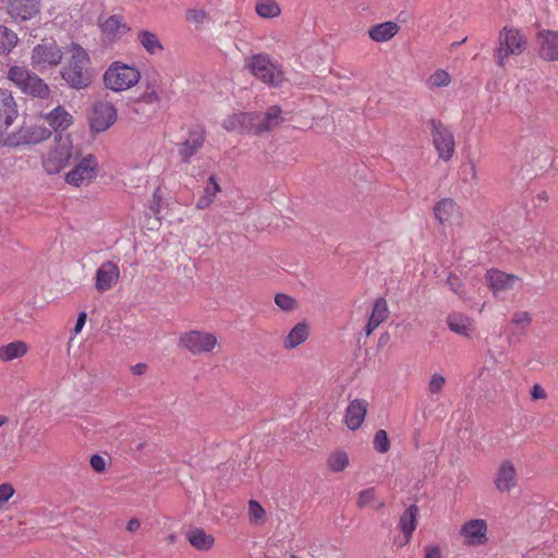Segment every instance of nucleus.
Returning a JSON list of instances; mask_svg holds the SVG:
<instances>
[{
  "label": "nucleus",
  "instance_id": "bb28decb",
  "mask_svg": "<svg viewBox=\"0 0 558 558\" xmlns=\"http://www.w3.org/2000/svg\"><path fill=\"white\" fill-rule=\"evenodd\" d=\"M162 83L160 78L154 77L145 82V87L137 98V102L148 106L158 105L162 100Z\"/></svg>",
  "mask_w": 558,
  "mask_h": 558
},
{
  "label": "nucleus",
  "instance_id": "423d86ee",
  "mask_svg": "<svg viewBox=\"0 0 558 558\" xmlns=\"http://www.w3.org/2000/svg\"><path fill=\"white\" fill-rule=\"evenodd\" d=\"M178 345L192 355H210L218 347V338L214 332L192 329L180 335Z\"/></svg>",
  "mask_w": 558,
  "mask_h": 558
},
{
  "label": "nucleus",
  "instance_id": "052dcab7",
  "mask_svg": "<svg viewBox=\"0 0 558 558\" xmlns=\"http://www.w3.org/2000/svg\"><path fill=\"white\" fill-rule=\"evenodd\" d=\"M470 167H471V171H472V180L476 181L477 180V170H476L475 162L471 161Z\"/></svg>",
  "mask_w": 558,
  "mask_h": 558
},
{
  "label": "nucleus",
  "instance_id": "aec40b11",
  "mask_svg": "<svg viewBox=\"0 0 558 558\" xmlns=\"http://www.w3.org/2000/svg\"><path fill=\"white\" fill-rule=\"evenodd\" d=\"M281 113L282 110L278 106L269 107L265 113H255V135L277 129L284 121Z\"/></svg>",
  "mask_w": 558,
  "mask_h": 558
},
{
  "label": "nucleus",
  "instance_id": "4c0bfd02",
  "mask_svg": "<svg viewBox=\"0 0 558 558\" xmlns=\"http://www.w3.org/2000/svg\"><path fill=\"white\" fill-rule=\"evenodd\" d=\"M16 44V34L5 26H0V53H9Z\"/></svg>",
  "mask_w": 558,
  "mask_h": 558
},
{
  "label": "nucleus",
  "instance_id": "c85d7f7f",
  "mask_svg": "<svg viewBox=\"0 0 558 558\" xmlns=\"http://www.w3.org/2000/svg\"><path fill=\"white\" fill-rule=\"evenodd\" d=\"M400 31V26L392 21L373 25L368 28V36L375 43H386L392 39Z\"/></svg>",
  "mask_w": 558,
  "mask_h": 558
},
{
  "label": "nucleus",
  "instance_id": "dca6fc26",
  "mask_svg": "<svg viewBox=\"0 0 558 558\" xmlns=\"http://www.w3.org/2000/svg\"><path fill=\"white\" fill-rule=\"evenodd\" d=\"M494 484L499 493H510L518 484V473L512 461L506 459L498 465Z\"/></svg>",
  "mask_w": 558,
  "mask_h": 558
},
{
  "label": "nucleus",
  "instance_id": "a19ab883",
  "mask_svg": "<svg viewBox=\"0 0 558 558\" xmlns=\"http://www.w3.org/2000/svg\"><path fill=\"white\" fill-rule=\"evenodd\" d=\"M37 108H49L52 101H48L50 98V88L43 82L41 78L37 77Z\"/></svg>",
  "mask_w": 558,
  "mask_h": 558
},
{
  "label": "nucleus",
  "instance_id": "f257e3e1",
  "mask_svg": "<svg viewBox=\"0 0 558 558\" xmlns=\"http://www.w3.org/2000/svg\"><path fill=\"white\" fill-rule=\"evenodd\" d=\"M68 52L70 58L61 69V76L66 84L75 89H84L92 84L89 71L90 59L87 51L78 44L72 43Z\"/></svg>",
  "mask_w": 558,
  "mask_h": 558
},
{
  "label": "nucleus",
  "instance_id": "5701e85b",
  "mask_svg": "<svg viewBox=\"0 0 558 558\" xmlns=\"http://www.w3.org/2000/svg\"><path fill=\"white\" fill-rule=\"evenodd\" d=\"M390 311L386 299L377 298L372 306L371 315L364 328L365 336H371L389 317Z\"/></svg>",
  "mask_w": 558,
  "mask_h": 558
},
{
  "label": "nucleus",
  "instance_id": "ddd939ff",
  "mask_svg": "<svg viewBox=\"0 0 558 558\" xmlns=\"http://www.w3.org/2000/svg\"><path fill=\"white\" fill-rule=\"evenodd\" d=\"M486 280L494 296H500L522 286V279L519 276L496 268L487 270Z\"/></svg>",
  "mask_w": 558,
  "mask_h": 558
},
{
  "label": "nucleus",
  "instance_id": "7ed1b4c3",
  "mask_svg": "<svg viewBox=\"0 0 558 558\" xmlns=\"http://www.w3.org/2000/svg\"><path fill=\"white\" fill-rule=\"evenodd\" d=\"M141 76V71L135 65L113 61L104 72L102 82L106 88L122 93L136 86Z\"/></svg>",
  "mask_w": 558,
  "mask_h": 558
},
{
  "label": "nucleus",
  "instance_id": "58836bf2",
  "mask_svg": "<svg viewBox=\"0 0 558 558\" xmlns=\"http://www.w3.org/2000/svg\"><path fill=\"white\" fill-rule=\"evenodd\" d=\"M451 83V75L445 70H436L432 73L426 80V85L428 88H441L447 87Z\"/></svg>",
  "mask_w": 558,
  "mask_h": 558
},
{
  "label": "nucleus",
  "instance_id": "72a5a7b5",
  "mask_svg": "<svg viewBox=\"0 0 558 558\" xmlns=\"http://www.w3.org/2000/svg\"><path fill=\"white\" fill-rule=\"evenodd\" d=\"M221 192L220 185L218 184L214 175L208 178V185L204 189L203 195H201L196 202L197 209L208 208L215 201L218 193Z\"/></svg>",
  "mask_w": 558,
  "mask_h": 558
},
{
  "label": "nucleus",
  "instance_id": "3c124183",
  "mask_svg": "<svg viewBox=\"0 0 558 558\" xmlns=\"http://www.w3.org/2000/svg\"><path fill=\"white\" fill-rule=\"evenodd\" d=\"M447 283L448 286L450 287V289L461 295L462 294V281L460 280V278L456 275H450L448 278H447Z\"/></svg>",
  "mask_w": 558,
  "mask_h": 558
},
{
  "label": "nucleus",
  "instance_id": "7c9ffc66",
  "mask_svg": "<svg viewBox=\"0 0 558 558\" xmlns=\"http://www.w3.org/2000/svg\"><path fill=\"white\" fill-rule=\"evenodd\" d=\"M308 333V326L305 323H298L283 339V348L295 349L307 340Z\"/></svg>",
  "mask_w": 558,
  "mask_h": 558
},
{
  "label": "nucleus",
  "instance_id": "a211bd4d",
  "mask_svg": "<svg viewBox=\"0 0 558 558\" xmlns=\"http://www.w3.org/2000/svg\"><path fill=\"white\" fill-rule=\"evenodd\" d=\"M368 411V402L365 399H354L349 402L343 423L350 430H357L362 427Z\"/></svg>",
  "mask_w": 558,
  "mask_h": 558
},
{
  "label": "nucleus",
  "instance_id": "6e6552de",
  "mask_svg": "<svg viewBox=\"0 0 558 558\" xmlns=\"http://www.w3.org/2000/svg\"><path fill=\"white\" fill-rule=\"evenodd\" d=\"M433 144L438 153L439 159L449 161L456 151V141L451 130L440 121H430Z\"/></svg>",
  "mask_w": 558,
  "mask_h": 558
},
{
  "label": "nucleus",
  "instance_id": "2eb2a0df",
  "mask_svg": "<svg viewBox=\"0 0 558 558\" xmlns=\"http://www.w3.org/2000/svg\"><path fill=\"white\" fill-rule=\"evenodd\" d=\"M120 279V269L117 263L104 262L95 274V289L104 293L111 290Z\"/></svg>",
  "mask_w": 558,
  "mask_h": 558
},
{
  "label": "nucleus",
  "instance_id": "a18cd8bd",
  "mask_svg": "<svg viewBox=\"0 0 558 558\" xmlns=\"http://www.w3.org/2000/svg\"><path fill=\"white\" fill-rule=\"evenodd\" d=\"M511 323L521 328V329H525L527 328L531 323H532V317H531V314L526 311H519V312H515L511 318Z\"/></svg>",
  "mask_w": 558,
  "mask_h": 558
},
{
  "label": "nucleus",
  "instance_id": "4be33fe9",
  "mask_svg": "<svg viewBox=\"0 0 558 558\" xmlns=\"http://www.w3.org/2000/svg\"><path fill=\"white\" fill-rule=\"evenodd\" d=\"M17 116L16 102L12 93L0 88V132L7 130Z\"/></svg>",
  "mask_w": 558,
  "mask_h": 558
},
{
  "label": "nucleus",
  "instance_id": "6e6d98bb",
  "mask_svg": "<svg viewBox=\"0 0 558 558\" xmlns=\"http://www.w3.org/2000/svg\"><path fill=\"white\" fill-rule=\"evenodd\" d=\"M531 395H532V398L535 400L546 398V392L539 385H534V387L531 391Z\"/></svg>",
  "mask_w": 558,
  "mask_h": 558
},
{
  "label": "nucleus",
  "instance_id": "de8ad7c7",
  "mask_svg": "<svg viewBox=\"0 0 558 558\" xmlns=\"http://www.w3.org/2000/svg\"><path fill=\"white\" fill-rule=\"evenodd\" d=\"M207 14L204 10L190 9L186 11V21L194 24H202L206 21Z\"/></svg>",
  "mask_w": 558,
  "mask_h": 558
},
{
  "label": "nucleus",
  "instance_id": "9d476101",
  "mask_svg": "<svg viewBox=\"0 0 558 558\" xmlns=\"http://www.w3.org/2000/svg\"><path fill=\"white\" fill-rule=\"evenodd\" d=\"M97 25L102 39L110 44L117 43L131 31L124 16L121 14L99 16Z\"/></svg>",
  "mask_w": 558,
  "mask_h": 558
},
{
  "label": "nucleus",
  "instance_id": "c756f323",
  "mask_svg": "<svg viewBox=\"0 0 558 558\" xmlns=\"http://www.w3.org/2000/svg\"><path fill=\"white\" fill-rule=\"evenodd\" d=\"M417 515L418 507L416 505H411L400 517L398 526L404 535V542L402 545L410 542L412 534L417 526Z\"/></svg>",
  "mask_w": 558,
  "mask_h": 558
},
{
  "label": "nucleus",
  "instance_id": "f03ea898",
  "mask_svg": "<svg viewBox=\"0 0 558 558\" xmlns=\"http://www.w3.org/2000/svg\"><path fill=\"white\" fill-rule=\"evenodd\" d=\"M527 48V37L519 28L504 26L498 34L494 59L498 68L505 69L510 58L521 56Z\"/></svg>",
  "mask_w": 558,
  "mask_h": 558
},
{
  "label": "nucleus",
  "instance_id": "09e8293b",
  "mask_svg": "<svg viewBox=\"0 0 558 558\" xmlns=\"http://www.w3.org/2000/svg\"><path fill=\"white\" fill-rule=\"evenodd\" d=\"M90 468L97 473H104L107 469V460L100 454H93L89 459Z\"/></svg>",
  "mask_w": 558,
  "mask_h": 558
},
{
  "label": "nucleus",
  "instance_id": "13d9d810",
  "mask_svg": "<svg viewBox=\"0 0 558 558\" xmlns=\"http://www.w3.org/2000/svg\"><path fill=\"white\" fill-rule=\"evenodd\" d=\"M140 526H141V523L135 518L129 520L128 523H126V530L129 532H136L140 529Z\"/></svg>",
  "mask_w": 558,
  "mask_h": 558
},
{
  "label": "nucleus",
  "instance_id": "1a4fd4ad",
  "mask_svg": "<svg viewBox=\"0 0 558 558\" xmlns=\"http://www.w3.org/2000/svg\"><path fill=\"white\" fill-rule=\"evenodd\" d=\"M118 119V111L110 101H98L93 106L89 116V128L95 133H102L112 126Z\"/></svg>",
  "mask_w": 558,
  "mask_h": 558
},
{
  "label": "nucleus",
  "instance_id": "0e129e2a",
  "mask_svg": "<svg viewBox=\"0 0 558 558\" xmlns=\"http://www.w3.org/2000/svg\"><path fill=\"white\" fill-rule=\"evenodd\" d=\"M290 558H300V557H298V556H295V555H291V557H290Z\"/></svg>",
  "mask_w": 558,
  "mask_h": 558
},
{
  "label": "nucleus",
  "instance_id": "2f4dec72",
  "mask_svg": "<svg viewBox=\"0 0 558 558\" xmlns=\"http://www.w3.org/2000/svg\"><path fill=\"white\" fill-rule=\"evenodd\" d=\"M189 543L197 550H209L214 544L215 538L211 534H207L203 529H192L186 532Z\"/></svg>",
  "mask_w": 558,
  "mask_h": 558
},
{
  "label": "nucleus",
  "instance_id": "b1692460",
  "mask_svg": "<svg viewBox=\"0 0 558 558\" xmlns=\"http://www.w3.org/2000/svg\"><path fill=\"white\" fill-rule=\"evenodd\" d=\"M205 142V132L196 128L189 132L187 138L179 148L180 156L185 163H190L191 158L203 147Z\"/></svg>",
  "mask_w": 558,
  "mask_h": 558
},
{
  "label": "nucleus",
  "instance_id": "473e14b6",
  "mask_svg": "<svg viewBox=\"0 0 558 558\" xmlns=\"http://www.w3.org/2000/svg\"><path fill=\"white\" fill-rule=\"evenodd\" d=\"M28 351V345L21 340L12 341L0 347V361L7 363L22 357Z\"/></svg>",
  "mask_w": 558,
  "mask_h": 558
},
{
  "label": "nucleus",
  "instance_id": "0eeeda50",
  "mask_svg": "<svg viewBox=\"0 0 558 558\" xmlns=\"http://www.w3.org/2000/svg\"><path fill=\"white\" fill-rule=\"evenodd\" d=\"M98 162L94 155L82 157L78 162L65 174V182L75 187L87 186L96 178Z\"/></svg>",
  "mask_w": 558,
  "mask_h": 558
},
{
  "label": "nucleus",
  "instance_id": "ea45409f",
  "mask_svg": "<svg viewBox=\"0 0 558 558\" xmlns=\"http://www.w3.org/2000/svg\"><path fill=\"white\" fill-rule=\"evenodd\" d=\"M248 519L253 525H262L266 520V512L263 506L256 500L248 501Z\"/></svg>",
  "mask_w": 558,
  "mask_h": 558
},
{
  "label": "nucleus",
  "instance_id": "6ab92c4d",
  "mask_svg": "<svg viewBox=\"0 0 558 558\" xmlns=\"http://www.w3.org/2000/svg\"><path fill=\"white\" fill-rule=\"evenodd\" d=\"M539 57L547 61H558V31L543 29L537 34Z\"/></svg>",
  "mask_w": 558,
  "mask_h": 558
},
{
  "label": "nucleus",
  "instance_id": "9b49d317",
  "mask_svg": "<svg viewBox=\"0 0 558 558\" xmlns=\"http://www.w3.org/2000/svg\"><path fill=\"white\" fill-rule=\"evenodd\" d=\"M459 534L463 544L470 547L483 546L488 542V525L484 519H471L465 521Z\"/></svg>",
  "mask_w": 558,
  "mask_h": 558
},
{
  "label": "nucleus",
  "instance_id": "f8f14e48",
  "mask_svg": "<svg viewBox=\"0 0 558 558\" xmlns=\"http://www.w3.org/2000/svg\"><path fill=\"white\" fill-rule=\"evenodd\" d=\"M63 57L61 47L52 38H45L37 45V72L59 65Z\"/></svg>",
  "mask_w": 558,
  "mask_h": 558
},
{
  "label": "nucleus",
  "instance_id": "c9c22d12",
  "mask_svg": "<svg viewBox=\"0 0 558 558\" xmlns=\"http://www.w3.org/2000/svg\"><path fill=\"white\" fill-rule=\"evenodd\" d=\"M10 11L16 17L27 20L35 11V0H10Z\"/></svg>",
  "mask_w": 558,
  "mask_h": 558
},
{
  "label": "nucleus",
  "instance_id": "a878e982",
  "mask_svg": "<svg viewBox=\"0 0 558 558\" xmlns=\"http://www.w3.org/2000/svg\"><path fill=\"white\" fill-rule=\"evenodd\" d=\"M448 328L462 337L470 338L475 330L473 318L462 313H451L447 317Z\"/></svg>",
  "mask_w": 558,
  "mask_h": 558
},
{
  "label": "nucleus",
  "instance_id": "79ce46f5",
  "mask_svg": "<svg viewBox=\"0 0 558 558\" xmlns=\"http://www.w3.org/2000/svg\"><path fill=\"white\" fill-rule=\"evenodd\" d=\"M373 446L378 453H386L390 450V440L388 434L384 429H378L373 439Z\"/></svg>",
  "mask_w": 558,
  "mask_h": 558
},
{
  "label": "nucleus",
  "instance_id": "4468645a",
  "mask_svg": "<svg viewBox=\"0 0 558 558\" xmlns=\"http://www.w3.org/2000/svg\"><path fill=\"white\" fill-rule=\"evenodd\" d=\"M433 210L435 218L444 227L460 225L463 218L461 207L449 197L438 201Z\"/></svg>",
  "mask_w": 558,
  "mask_h": 558
},
{
  "label": "nucleus",
  "instance_id": "8fccbe9b",
  "mask_svg": "<svg viewBox=\"0 0 558 558\" xmlns=\"http://www.w3.org/2000/svg\"><path fill=\"white\" fill-rule=\"evenodd\" d=\"M14 488L9 483H3L0 485V509H2L3 505L10 500V498L14 495Z\"/></svg>",
  "mask_w": 558,
  "mask_h": 558
},
{
  "label": "nucleus",
  "instance_id": "680f3d73",
  "mask_svg": "<svg viewBox=\"0 0 558 558\" xmlns=\"http://www.w3.org/2000/svg\"><path fill=\"white\" fill-rule=\"evenodd\" d=\"M9 418L5 415L0 414V427L8 423Z\"/></svg>",
  "mask_w": 558,
  "mask_h": 558
},
{
  "label": "nucleus",
  "instance_id": "e433bc0d",
  "mask_svg": "<svg viewBox=\"0 0 558 558\" xmlns=\"http://www.w3.org/2000/svg\"><path fill=\"white\" fill-rule=\"evenodd\" d=\"M256 13L263 19H274L280 15L281 8L275 0H260L255 5Z\"/></svg>",
  "mask_w": 558,
  "mask_h": 558
},
{
  "label": "nucleus",
  "instance_id": "603ef678",
  "mask_svg": "<svg viewBox=\"0 0 558 558\" xmlns=\"http://www.w3.org/2000/svg\"><path fill=\"white\" fill-rule=\"evenodd\" d=\"M161 208V195L159 194V189H157L153 194V199L149 205V209L153 214L158 215Z\"/></svg>",
  "mask_w": 558,
  "mask_h": 558
},
{
  "label": "nucleus",
  "instance_id": "cd10ccee",
  "mask_svg": "<svg viewBox=\"0 0 558 558\" xmlns=\"http://www.w3.org/2000/svg\"><path fill=\"white\" fill-rule=\"evenodd\" d=\"M10 80L28 95H35V78L23 66H12L9 71Z\"/></svg>",
  "mask_w": 558,
  "mask_h": 558
},
{
  "label": "nucleus",
  "instance_id": "37998d69",
  "mask_svg": "<svg viewBox=\"0 0 558 558\" xmlns=\"http://www.w3.org/2000/svg\"><path fill=\"white\" fill-rule=\"evenodd\" d=\"M376 500V489L371 487L363 489L357 495L356 506L360 509L372 506Z\"/></svg>",
  "mask_w": 558,
  "mask_h": 558
},
{
  "label": "nucleus",
  "instance_id": "20e7f679",
  "mask_svg": "<svg viewBox=\"0 0 558 558\" xmlns=\"http://www.w3.org/2000/svg\"><path fill=\"white\" fill-rule=\"evenodd\" d=\"M77 155L70 135H57L53 146L43 156V167L50 174L59 173Z\"/></svg>",
  "mask_w": 558,
  "mask_h": 558
},
{
  "label": "nucleus",
  "instance_id": "bf43d9fd",
  "mask_svg": "<svg viewBox=\"0 0 558 558\" xmlns=\"http://www.w3.org/2000/svg\"><path fill=\"white\" fill-rule=\"evenodd\" d=\"M51 135V131L47 129H37V143L44 140L49 138Z\"/></svg>",
  "mask_w": 558,
  "mask_h": 558
},
{
  "label": "nucleus",
  "instance_id": "49530a36",
  "mask_svg": "<svg viewBox=\"0 0 558 558\" xmlns=\"http://www.w3.org/2000/svg\"><path fill=\"white\" fill-rule=\"evenodd\" d=\"M275 303L282 311H292L296 307V301L288 294L279 293L275 296Z\"/></svg>",
  "mask_w": 558,
  "mask_h": 558
},
{
  "label": "nucleus",
  "instance_id": "f3484780",
  "mask_svg": "<svg viewBox=\"0 0 558 558\" xmlns=\"http://www.w3.org/2000/svg\"><path fill=\"white\" fill-rule=\"evenodd\" d=\"M255 112H239L228 116L222 122V128L228 132L255 135Z\"/></svg>",
  "mask_w": 558,
  "mask_h": 558
},
{
  "label": "nucleus",
  "instance_id": "393cba45",
  "mask_svg": "<svg viewBox=\"0 0 558 558\" xmlns=\"http://www.w3.org/2000/svg\"><path fill=\"white\" fill-rule=\"evenodd\" d=\"M136 41L149 56L161 54L165 50V46L159 35L147 28H140L136 31Z\"/></svg>",
  "mask_w": 558,
  "mask_h": 558
},
{
  "label": "nucleus",
  "instance_id": "c03bdc74",
  "mask_svg": "<svg viewBox=\"0 0 558 558\" xmlns=\"http://www.w3.org/2000/svg\"><path fill=\"white\" fill-rule=\"evenodd\" d=\"M445 385L446 378L442 375L435 373L429 378L428 391L430 395H438L444 390Z\"/></svg>",
  "mask_w": 558,
  "mask_h": 558
},
{
  "label": "nucleus",
  "instance_id": "e2e57ef3",
  "mask_svg": "<svg viewBox=\"0 0 558 558\" xmlns=\"http://www.w3.org/2000/svg\"><path fill=\"white\" fill-rule=\"evenodd\" d=\"M21 142L20 141H13V142H10V145H20Z\"/></svg>",
  "mask_w": 558,
  "mask_h": 558
},
{
  "label": "nucleus",
  "instance_id": "5fc2aeb1",
  "mask_svg": "<svg viewBox=\"0 0 558 558\" xmlns=\"http://www.w3.org/2000/svg\"><path fill=\"white\" fill-rule=\"evenodd\" d=\"M87 315L85 312H81L77 316L76 324L74 327V332L77 335L82 331L85 323H86Z\"/></svg>",
  "mask_w": 558,
  "mask_h": 558
},
{
  "label": "nucleus",
  "instance_id": "864d4df0",
  "mask_svg": "<svg viewBox=\"0 0 558 558\" xmlns=\"http://www.w3.org/2000/svg\"><path fill=\"white\" fill-rule=\"evenodd\" d=\"M424 558H442L440 548L436 545L425 547Z\"/></svg>",
  "mask_w": 558,
  "mask_h": 558
},
{
  "label": "nucleus",
  "instance_id": "f704fd0d",
  "mask_svg": "<svg viewBox=\"0 0 558 558\" xmlns=\"http://www.w3.org/2000/svg\"><path fill=\"white\" fill-rule=\"evenodd\" d=\"M326 464L328 470L332 473L343 472L350 465V457L347 451L337 449L330 452Z\"/></svg>",
  "mask_w": 558,
  "mask_h": 558
},
{
  "label": "nucleus",
  "instance_id": "4d7b16f0",
  "mask_svg": "<svg viewBox=\"0 0 558 558\" xmlns=\"http://www.w3.org/2000/svg\"><path fill=\"white\" fill-rule=\"evenodd\" d=\"M148 369L147 364L145 363H137L131 367V371L134 375L141 376L144 375Z\"/></svg>",
  "mask_w": 558,
  "mask_h": 558
},
{
  "label": "nucleus",
  "instance_id": "39448f33",
  "mask_svg": "<svg viewBox=\"0 0 558 558\" xmlns=\"http://www.w3.org/2000/svg\"><path fill=\"white\" fill-rule=\"evenodd\" d=\"M244 65L252 75L265 84L278 87L283 82L280 66L266 53H256L246 58Z\"/></svg>",
  "mask_w": 558,
  "mask_h": 558
},
{
  "label": "nucleus",
  "instance_id": "412c9836",
  "mask_svg": "<svg viewBox=\"0 0 558 558\" xmlns=\"http://www.w3.org/2000/svg\"><path fill=\"white\" fill-rule=\"evenodd\" d=\"M40 118L53 131L66 130L73 123L72 114L59 105V100H56V106L49 112L44 113V111L41 110Z\"/></svg>",
  "mask_w": 558,
  "mask_h": 558
}]
</instances>
